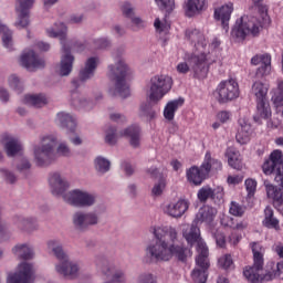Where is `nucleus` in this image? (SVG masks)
Instances as JSON below:
<instances>
[{
  "instance_id": "nucleus-45",
  "label": "nucleus",
  "mask_w": 283,
  "mask_h": 283,
  "mask_svg": "<svg viewBox=\"0 0 283 283\" xmlns=\"http://www.w3.org/2000/svg\"><path fill=\"white\" fill-rule=\"evenodd\" d=\"M109 160L103 158V157H97L95 159V169L99 171V174H106V171H109Z\"/></svg>"
},
{
  "instance_id": "nucleus-52",
  "label": "nucleus",
  "mask_w": 283,
  "mask_h": 283,
  "mask_svg": "<svg viewBox=\"0 0 283 283\" xmlns=\"http://www.w3.org/2000/svg\"><path fill=\"white\" fill-rule=\"evenodd\" d=\"M0 172L2 174L7 182H10V185H14V182H17V176H14V174H12L11 171L1 168Z\"/></svg>"
},
{
  "instance_id": "nucleus-40",
  "label": "nucleus",
  "mask_w": 283,
  "mask_h": 283,
  "mask_svg": "<svg viewBox=\"0 0 283 283\" xmlns=\"http://www.w3.org/2000/svg\"><path fill=\"white\" fill-rule=\"evenodd\" d=\"M139 116L142 118H147V120H154V118H156V109H154L151 102L140 105Z\"/></svg>"
},
{
  "instance_id": "nucleus-63",
  "label": "nucleus",
  "mask_w": 283,
  "mask_h": 283,
  "mask_svg": "<svg viewBox=\"0 0 283 283\" xmlns=\"http://www.w3.org/2000/svg\"><path fill=\"white\" fill-rule=\"evenodd\" d=\"M123 168H124L126 176H132V174H134V168L132 167L130 164L124 163Z\"/></svg>"
},
{
  "instance_id": "nucleus-21",
  "label": "nucleus",
  "mask_w": 283,
  "mask_h": 283,
  "mask_svg": "<svg viewBox=\"0 0 283 283\" xmlns=\"http://www.w3.org/2000/svg\"><path fill=\"white\" fill-rule=\"evenodd\" d=\"M264 187L266 190V196L274 202V207L277 209L279 213L283 216V191L282 188L273 186L269 181H264Z\"/></svg>"
},
{
  "instance_id": "nucleus-25",
  "label": "nucleus",
  "mask_w": 283,
  "mask_h": 283,
  "mask_svg": "<svg viewBox=\"0 0 283 283\" xmlns=\"http://www.w3.org/2000/svg\"><path fill=\"white\" fill-rule=\"evenodd\" d=\"M189 209V201L186 199H179L177 202H171L165 208V212L171 218H182Z\"/></svg>"
},
{
  "instance_id": "nucleus-56",
  "label": "nucleus",
  "mask_w": 283,
  "mask_h": 283,
  "mask_svg": "<svg viewBox=\"0 0 283 283\" xmlns=\"http://www.w3.org/2000/svg\"><path fill=\"white\" fill-rule=\"evenodd\" d=\"M31 167L32 164H30L28 159H22L21 163L18 165V171H29Z\"/></svg>"
},
{
  "instance_id": "nucleus-42",
  "label": "nucleus",
  "mask_w": 283,
  "mask_h": 283,
  "mask_svg": "<svg viewBox=\"0 0 283 283\" xmlns=\"http://www.w3.org/2000/svg\"><path fill=\"white\" fill-rule=\"evenodd\" d=\"M155 2L163 12H166V14H171L176 8V0H155Z\"/></svg>"
},
{
  "instance_id": "nucleus-48",
  "label": "nucleus",
  "mask_w": 283,
  "mask_h": 283,
  "mask_svg": "<svg viewBox=\"0 0 283 283\" xmlns=\"http://www.w3.org/2000/svg\"><path fill=\"white\" fill-rule=\"evenodd\" d=\"M137 283H158V279L154 274L145 272L139 274Z\"/></svg>"
},
{
  "instance_id": "nucleus-8",
  "label": "nucleus",
  "mask_w": 283,
  "mask_h": 283,
  "mask_svg": "<svg viewBox=\"0 0 283 283\" xmlns=\"http://www.w3.org/2000/svg\"><path fill=\"white\" fill-rule=\"evenodd\" d=\"M221 169L222 161L211 157V151H207L200 168L197 166H192L187 170V180L198 187L202 185V182L205 181L207 176L211 174V171H221Z\"/></svg>"
},
{
  "instance_id": "nucleus-55",
  "label": "nucleus",
  "mask_w": 283,
  "mask_h": 283,
  "mask_svg": "<svg viewBox=\"0 0 283 283\" xmlns=\"http://www.w3.org/2000/svg\"><path fill=\"white\" fill-rule=\"evenodd\" d=\"M217 118L218 120H220V123H227V120L231 118V113L227 111H221L217 114Z\"/></svg>"
},
{
  "instance_id": "nucleus-53",
  "label": "nucleus",
  "mask_w": 283,
  "mask_h": 283,
  "mask_svg": "<svg viewBox=\"0 0 283 283\" xmlns=\"http://www.w3.org/2000/svg\"><path fill=\"white\" fill-rule=\"evenodd\" d=\"M154 25H155V30H156L157 32H159V33H161V32H168V31H169V24L163 23V22L160 21V18H157V19L155 20Z\"/></svg>"
},
{
  "instance_id": "nucleus-12",
  "label": "nucleus",
  "mask_w": 283,
  "mask_h": 283,
  "mask_svg": "<svg viewBox=\"0 0 283 283\" xmlns=\"http://www.w3.org/2000/svg\"><path fill=\"white\" fill-rule=\"evenodd\" d=\"M251 249L253 252V266H247L243 270V275L248 279V282H260V280H264V276L260 275V272L264 268V254H262V245L258 242H253L251 244Z\"/></svg>"
},
{
  "instance_id": "nucleus-41",
  "label": "nucleus",
  "mask_w": 283,
  "mask_h": 283,
  "mask_svg": "<svg viewBox=\"0 0 283 283\" xmlns=\"http://www.w3.org/2000/svg\"><path fill=\"white\" fill-rule=\"evenodd\" d=\"M0 34L2 35V43L7 50H12V31L8 27L0 23Z\"/></svg>"
},
{
  "instance_id": "nucleus-14",
  "label": "nucleus",
  "mask_w": 283,
  "mask_h": 283,
  "mask_svg": "<svg viewBox=\"0 0 283 283\" xmlns=\"http://www.w3.org/2000/svg\"><path fill=\"white\" fill-rule=\"evenodd\" d=\"M64 200L73 207H92L96 202V197L87 191L75 189L65 195Z\"/></svg>"
},
{
  "instance_id": "nucleus-32",
  "label": "nucleus",
  "mask_w": 283,
  "mask_h": 283,
  "mask_svg": "<svg viewBox=\"0 0 283 283\" xmlns=\"http://www.w3.org/2000/svg\"><path fill=\"white\" fill-rule=\"evenodd\" d=\"M182 105H185V99L182 98L168 102L164 108V118H166V120H174V118H176V112H178V108L182 107Z\"/></svg>"
},
{
  "instance_id": "nucleus-29",
  "label": "nucleus",
  "mask_w": 283,
  "mask_h": 283,
  "mask_svg": "<svg viewBox=\"0 0 283 283\" xmlns=\"http://www.w3.org/2000/svg\"><path fill=\"white\" fill-rule=\"evenodd\" d=\"M119 136L129 138V144L132 147H140V127L138 125L129 126L128 128L124 129Z\"/></svg>"
},
{
  "instance_id": "nucleus-57",
  "label": "nucleus",
  "mask_w": 283,
  "mask_h": 283,
  "mask_svg": "<svg viewBox=\"0 0 283 283\" xmlns=\"http://www.w3.org/2000/svg\"><path fill=\"white\" fill-rule=\"evenodd\" d=\"M95 44L98 50H105V48H109V41L105 38L96 40Z\"/></svg>"
},
{
  "instance_id": "nucleus-26",
  "label": "nucleus",
  "mask_w": 283,
  "mask_h": 283,
  "mask_svg": "<svg viewBox=\"0 0 283 283\" xmlns=\"http://www.w3.org/2000/svg\"><path fill=\"white\" fill-rule=\"evenodd\" d=\"M2 143H4V151L9 158H12L23 149L21 142L10 135H3Z\"/></svg>"
},
{
  "instance_id": "nucleus-58",
  "label": "nucleus",
  "mask_w": 283,
  "mask_h": 283,
  "mask_svg": "<svg viewBox=\"0 0 283 283\" xmlns=\"http://www.w3.org/2000/svg\"><path fill=\"white\" fill-rule=\"evenodd\" d=\"M57 154H60V156H70V147L65 144H60L57 147Z\"/></svg>"
},
{
  "instance_id": "nucleus-47",
  "label": "nucleus",
  "mask_w": 283,
  "mask_h": 283,
  "mask_svg": "<svg viewBox=\"0 0 283 283\" xmlns=\"http://www.w3.org/2000/svg\"><path fill=\"white\" fill-rule=\"evenodd\" d=\"M116 140H118V133L116 132V127H109L106 130L105 143H107V145H114Z\"/></svg>"
},
{
  "instance_id": "nucleus-17",
  "label": "nucleus",
  "mask_w": 283,
  "mask_h": 283,
  "mask_svg": "<svg viewBox=\"0 0 283 283\" xmlns=\"http://www.w3.org/2000/svg\"><path fill=\"white\" fill-rule=\"evenodd\" d=\"M96 265L98 269H102V273L107 275V277H112V282L115 283H125L127 282V276L123 270H116V268L109 264L107 259H97Z\"/></svg>"
},
{
  "instance_id": "nucleus-49",
  "label": "nucleus",
  "mask_w": 283,
  "mask_h": 283,
  "mask_svg": "<svg viewBox=\"0 0 283 283\" xmlns=\"http://www.w3.org/2000/svg\"><path fill=\"white\" fill-rule=\"evenodd\" d=\"M165 187H167V182L165 181V178H160L158 184H156L151 190L153 196H163Z\"/></svg>"
},
{
  "instance_id": "nucleus-11",
  "label": "nucleus",
  "mask_w": 283,
  "mask_h": 283,
  "mask_svg": "<svg viewBox=\"0 0 283 283\" xmlns=\"http://www.w3.org/2000/svg\"><path fill=\"white\" fill-rule=\"evenodd\" d=\"M54 147L56 137L49 135L42 138V147L34 148V158L38 167H48L54 160Z\"/></svg>"
},
{
  "instance_id": "nucleus-35",
  "label": "nucleus",
  "mask_w": 283,
  "mask_h": 283,
  "mask_svg": "<svg viewBox=\"0 0 283 283\" xmlns=\"http://www.w3.org/2000/svg\"><path fill=\"white\" fill-rule=\"evenodd\" d=\"M22 103L32 105V107H44V105H48V97L44 94L25 95Z\"/></svg>"
},
{
  "instance_id": "nucleus-16",
  "label": "nucleus",
  "mask_w": 283,
  "mask_h": 283,
  "mask_svg": "<svg viewBox=\"0 0 283 283\" xmlns=\"http://www.w3.org/2000/svg\"><path fill=\"white\" fill-rule=\"evenodd\" d=\"M96 67H98V57H88L85 62L84 69L80 71L78 78L72 81L73 87L77 90V87H81L85 81H90V78L94 76Z\"/></svg>"
},
{
  "instance_id": "nucleus-28",
  "label": "nucleus",
  "mask_w": 283,
  "mask_h": 283,
  "mask_svg": "<svg viewBox=\"0 0 283 283\" xmlns=\"http://www.w3.org/2000/svg\"><path fill=\"white\" fill-rule=\"evenodd\" d=\"M233 12V3L229 2L214 10L216 21H221L224 29L229 28V21L231 20V14Z\"/></svg>"
},
{
  "instance_id": "nucleus-6",
  "label": "nucleus",
  "mask_w": 283,
  "mask_h": 283,
  "mask_svg": "<svg viewBox=\"0 0 283 283\" xmlns=\"http://www.w3.org/2000/svg\"><path fill=\"white\" fill-rule=\"evenodd\" d=\"M116 65L108 66V76L114 83L115 92L120 96V98H127L129 96V76H132V69L125 63V60L120 56L116 59Z\"/></svg>"
},
{
  "instance_id": "nucleus-23",
  "label": "nucleus",
  "mask_w": 283,
  "mask_h": 283,
  "mask_svg": "<svg viewBox=\"0 0 283 283\" xmlns=\"http://www.w3.org/2000/svg\"><path fill=\"white\" fill-rule=\"evenodd\" d=\"M49 184L53 196H63L70 187V184L59 172L51 174Z\"/></svg>"
},
{
  "instance_id": "nucleus-22",
  "label": "nucleus",
  "mask_w": 283,
  "mask_h": 283,
  "mask_svg": "<svg viewBox=\"0 0 283 283\" xmlns=\"http://www.w3.org/2000/svg\"><path fill=\"white\" fill-rule=\"evenodd\" d=\"M251 136H253V128H251V124L247 122L244 118L239 119V128L235 135V140L240 145H247L251 142Z\"/></svg>"
},
{
  "instance_id": "nucleus-50",
  "label": "nucleus",
  "mask_w": 283,
  "mask_h": 283,
  "mask_svg": "<svg viewBox=\"0 0 283 283\" xmlns=\"http://www.w3.org/2000/svg\"><path fill=\"white\" fill-rule=\"evenodd\" d=\"M218 262L221 269H231V265L233 264V259L230 254H226L221 256Z\"/></svg>"
},
{
  "instance_id": "nucleus-5",
  "label": "nucleus",
  "mask_w": 283,
  "mask_h": 283,
  "mask_svg": "<svg viewBox=\"0 0 283 283\" xmlns=\"http://www.w3.org/2000/svg\"><path fill=\"white\" fill-rule=\"evenodd\" d=\"M260 17H241L232 29V36L244 41L247 36H258L263 28L271 25L269 9L266 7L259 8Z\"/></svg>"
},
{
  "instance_id": "nucleus-13",
  "label": "nucleus",
  "mask_w": 283,
  "mask_h": 283,
  "mask_svg": "<svg viewBox=\"0 0 283 283\" xmlns=\"http://www.w3.org/2000/svg\"><path fill=\"white\" fill-rule=\"evenodd\" d=\"M218 103L224 104L235 101L240 96V85L233 78L221 82L218 87Z\"/></svg>"
},
{
  "instance_id": "nucleus-31",
  "label": "nucleus",
  "mask_w": 283,
  "mask_h": 283,
  "mask_svg": "<svg viewBox=\"0 0 283 283\" xmlns=\"http://www.w3.org/2000/svg\"><path fill=\"white\" fill-rule=\"evenodd\" d=\"M226 157L228 158V164L232 169H237V171H242V155L240 151L235 150V148L230 147L226 151Z\"/></svg>"
},
{
  "instance_id": "nucleus-62",
  "label": "nucleus",
  "mask_w": 283,
  "mask_h": 283,
  "mask_svg": "<svg viewBox=\"0 0 283 283\" xmlns=\"http://www.w3.org/2000/svg\"><path fill=\"white\" fill-rule=\"evenodd\" d=\"M0 101H2V103H8V101H10V94L6 88H0Z\"/></svg>"
},
{
  "instance_id": "nucleus-7",
  "label": "nucleus",
  "mask_w": 283,
  "mask_h": 283,
  "mask_svg": "<svg viewBox=\"0 0 283 283\" xmlns=\"http://www.w3.org/2000/svg\"><path fill=\"white\" fill-rule=\"evenodd\" d=\"M251 94L254 96L256 103V113L253 116L254 123L262 125V120L271 118V105L266 98L269 84L264 83L262 80L254 81L251 87Z\"/></svg>"
},
{
  "instance_id": "nucleus-39",
  "label": "nucleus",
  "mask_w": 283,
  "mask_h": 283,
  "mask_svg": "<svg viewBox=\"0 0 283 283\" xmlns=\"http://www.w3.org/2000/svg\"><path fill=\"white\" fill-rule=\"evenodd\" d=\"M122 12L124 17L132 19V23H134V25H137V28H143V20L140 18H134V8H132L129 2H125L122 6Z\"/></svg>"
},
{
  "instance_id": "nucleus-10",
  "label": "nucleus",
  "mask_w": 283,
  "mask_h": 283,
  "mask_svg": "<svg viewBox=\"0 0 283 283\" xmlns=\"http://www.w3.org/2000/svg\"><path fill=\"white\" fill-rule=\"evenodd\" d=\"M174 87V80L168 75H155L150 78L148 99L153 105H158Z\"/></svg>"
},
{
  "instance_id": "nucleus-19",
  "label": "nucleus",
  "mask_w": 283,
  "mask_h": 283,
  "mask_svg": "<svg viewBox=\"0 0 283 283\" xmlns=\"http://www.w3.org/2000/svg\"><path fill=\"white\" fill-rule=\"evenodd\" d=\"M21 65L29 70V72H35V70H43L45 67V60L39 57L34 51H29L22 54Z\"/></svg>"
},
{
  "instance_id": "nucleus-33",
  "label": "nucleus",
  "mask_w": 283,
  "mask_h": 283,
  "mask_svg": "<svg viewBox=\"0 0 283 283\" xmlns=\"http://www.w3.org/2000/svg\"><path fill=\"white\" fill-rule=\"evenodd\" d=\"M263 226L266 227V229H274L275 231H280V220L275 218L272 207H266L264 209Z\"/></svg>"
},
{
  "instance_id": "nucleus-64",
  "label": "nucleus",
  "mask_w": 283,
  "mask_h": 283,
  "mask_svg": "<svg viewBox=\"0 0 283 283\" xmlns=\"http://www.w3.org/2000/svg\"><path fill=\"white\" fill-rule=\"evenodd\" d=\"M36 46L41 50V52H48V50H50V44L45 42H38Z\"/></svg>"
},
{
  "instance_id": "nucleus-60",
  "label": "nucleus",
  "mask_w": 283,
  "mask_h": 283,
  "mask_svg": "<svg viewBox=\"0 0 283 283\" xmlns=\"http://www.w3.org/2000/svg\"><path fill=\"white\" fill-rule=\"evenodd\" d=\"M109 118L114 123H125L127 120V118L124 115H120L118 113L111 114Z\"/></svg>"
},
{
  "instance_id": "nucleus-24",
  "label": "nucleus",
  "mask_w": 283,
  "mask_h": 283,
  "mask_svg": "<svg viewBox=\"0 0 283 283\" xmlns=\"http://www.w3.org/2000/svg\"><path fill=\"white\" fill-rule=\"evenodd\" d=\"M73 223L77 229H86V227H90L91 224H98V217L94 212H76L73 216Z\"/></svg>"
},
{
  "instance_id": "nucleus-9",
  "label": "nucleus",
  "mask_w": 283,
  "mask_h": 283,
  "mask_svg": "<svg viewBox=\"0 0 283 283\" xmlns=\"http://www.w3.org/2000/svg\"><path fill=\"white\" fill-rule=\"evenodd\" d=\"M48 249L54 253L60 262V264L55 265V271L66 277V280H74L78 275V265L70 261L67 254L63 251L61 242L51 240L48 242Z\"/></svg>"
},
{
  "instance_id": "nucleus-20",
  "label": "nucleus",
  "mask_w": 283,
  "mask_h": 283,
  "mask_svg": "<svg viewBox=\"0 0 283 283\" xmlns=\"http://www.w3.org/2000/svg\"><path fill=\"white\" fill-rule=\"evenodd\" d=\"M34 6V0H19L15 10L19 14L18 25L28 28L30 25V8Z\"/></svg>"
},
{
  "instance_id": "nucleus-27",
  "label": "nucleus",
  "mask_w": 283,
  "mask_h": 283,
  "mask_svg": "<svg viewBox=\"0 0 283 283\" xmlns=\"http://www.w3.org/2000/svg\"><path fill=\"white\" fill-rule=\"evenodd\" d=\"M251 63L252 65H261L256 71V74L261 76H266L271 72V56L269 54L254 55Z\"/></svg>"
},
{
  "instance_id": "nucleus-34",
  "label": "nucleus",
  "mask_w": 283,
  "mask_h": 283,
  "mask_svg": "<svg viewBox=\"0 0 283 283\" xmlns=\"http://www.w3.org/2000/svg\"><path fill=\"white\" fill-rule=\"evenodd\" d=\"M57 120L62 127H66L71 134L76 132V118L67 113H57Z\"/></svg>"
},
{
  "instance_id": "nucleus-59",
  "label": "nucleus",
  "mask_w": 283,
  "mask_h": 283,
  "mask_svg": "<svg viewBox=\"0 0 283 283\" xmlns=\"http://www.w3.org/2000/svg\"><path fill=\"white\" fill-rule=\"evenodd\" d=\"M177 72L179 74H187L189 72V64L187 62H180L177 65Z\"/></svg>"
},
{
  "instance_id": "nucleus-18",
  "label": "nucleus",
  "mask_w": 283,
  "mask_h": 283,
  "mask_svg": "<svg viewBox=\"0 0 283 283\" xmlns=\"http://www.w3.org/2000/svg\"><path fill=\"white\" fill-rule=\"evenodd\" d=\"M199 202H207V200H212L214 205H220L222 198H224V192L221 188L212 189L209 186H203L198 190L197 193Z\"/></svg>"
},
{
  "instance_id": "nucleus-30",
  "label": "nucleus",
  "mask_w": 283,
  "mask_h": 283,
  "mask_svg": "<svg viewBox=\"0 0 283 283\" xmlns=\"http://www.w3.org/2000/svg\"><path fill=\"white\" fill-rule=\"evenodd\" d=\"M213 218H216V209L211 207H203L199 209L193 222L195 224H202V222L211 224V222H213Z\"/></svg>"
},
{
  "instance_id": "nucleus-36",
  "label": "nucleus",
  "mask_w": 283,
  "mask_h": 283,
  "mask_svg": "<svg viewBox=\"0 0 283 283\" xmlns=\"http://www.w3.org/2000/svg\"><path fill=\"white\" fill-rule=\"evenodd\" d=\"M207 6V0H188L186 14L188 17H196L198 12H202Z\"/></svg>"
},
{
  "instance_id": "nucleus-44",
  "label": "nucleus",
  "mask_w": 283,
  "mask_h": 283,
  "mask_svg": "<svg viewBox=\"0 0 283 283\" xmlns=\"http://www.w3.org/2000/svg\"><path fill=\"white\" fill-rule=\"evenodd\" d=\"M275 277H280L281 280H283V261L276 264V270H274L273 272H268L264 275L263 280L269 282L271 280H275Z\"/></svg>"
},
{
  "instance_id": "nucleus-54",
  "label": "nucleus",
  "mask_w": 283,
  "mask_h": 283,
  "mask_svg": "<svg viewBox=\"0 0 283 283\" xmlns=\"http://www.w3.org/2000/svg\"><path fill=\"white\" fill-rule=\"evenodd\" d=\"M214 239L217 242V247L224 249V247L227 245V239L224 237V233H221V232L214 233Z\"/></svg>"
},
{
  "instance_id": "nucleus-4",
  "label": "nucleus",
  "mask_w": 283,
  "mask_h": 283,
  "mask_svg": "<svg viewBox=\"0 0 283 283\" xmlns=\"http://www.w3.org/2000/svg\"><path fill=\"white\" fill-rule=\"evenodd\" d=\"M55 28L56 29H48L46 34L51 39H60L62 51L64 52V55L61 59L60 75L70 76V74L72 73V67L74 65L72 49L75 50V52H83L86 48V44L83 42H65V39L67 36V27L65 25V23H55Z\"/></svg>"
},
{
  "instance_id": "nucleus-15",
  "label": "nucleus",
  "mask_w": 283,
  "mask_h": 283,
  "mask_svg": "<svg viewBox=\"0 0 283 283\" xmlns=\"http://www.w3.org/2000/svg\"><path fill=\"white\" fill-rule=\"evenodd\" d=\"M34 282V265L22 262L19 265V271L9 274L7 283H32Z\"/></svg>"
},
{
  "instance_id": "nucleus-61",
  "label": "nucleus",
  "mask_w": 283,
  "mask_h": 283,
  "mask_svg": "<svg viewBox=\"0 0 283 283\" xmlns=\"http://www.w3.org/2000/svg\"><path fill=\"white\" fill-rule=\"evenodd\" d=\"M228 185H240L242 182V177L240 176H229L227 179Z\"/></svg>"
},
{
  "instance_id": "nucleus-1",
  "label": "nucleus",
  "mask_w": 283,
  "mask_h": 283,
  "mask_svg": "<svg viewBox=\"0 0 283 283\" xmlns=\"http://www.w3.org/2000/svg\"><path fill=\"white\" fill-rule=\"evenodd\" d=\"M151 231L157 241L146 249V254L150 256V260H156V262H169V260L175 256L179 262L187 261V253H191V250L182 245L174 244V242L178 240V231H176L175 228L155 227L151 228ZM169 241L172 242V244L169 245Z\"/></svg>"
},
{
  "instance_id": "nucleus-43",
  "label": "nucleus",
  "mask_w": 283,
  "mask_h": 283,
  "mask_svg": "<svg viewBox=\"0 0 283 283\" xmlns=\"http://www.w3.org/2000/svg\"><path fill=\"white\" fill-rule=\"evenodd\" d=\"M245 190L248 192L247 200H253L255 197V191H258V181L255 179H247L245 182Z\"/></svg>"
},
{
  "instance_id": "nucleus-3",
  "label": "nucleus",
  "mask_w": 283,
  "mask_h": 283,
  "mask_svg": "<svg viewBox=\"0 0 283 283\" xmlns=\"http://www.w3.org/2000/svg\"><path fill=\"white\" fill-rule=\"evenodd\" d=\"M186 39L195 44L197 52L186 55V61L191 66L195 78H207L209 64L207 63V39L198 29L186 30Z\"/></svg>"
},
{
  "instance_id": "nucleus-46",
  "label": "nucleus",
  "mask_w": 283,
  "mask_h": 283,
  "mask_svg": "<svg viewBox=\"0 0 283 283\" xmlns=\"http://www.w3.org/2000/svg\"><path fill=\"white\" fill-rule=\"evenodd\" d=\"M245 211H247V208H244L242 205L235 201H232L230 203L229 213H231V216H235L237 218H242Z\"/></svg>"
},
{
  "instance_id": "nucleus-2",
  "label": "nucleus",
  "mask_w": 283,
  "mask_h": 283,
  "mask_svg": "<svg viewBox=\"0 0 283 283\" xmlns=\"http://www.w3.org/2000/svg\"><path fill=\"white\" fill-rule=\"evenodd\" d=\"M184 238L187 240L188 244H196L197 242V252L196 264L199 269H193L191 272V277L196 283H207L209 279V248L207 243L200 239V228L198 223L192 221L191 226H187L184 229Z\"/></svg>"
},
{
  "instance_id": "nucleus-51",
  "label": "nucleus",
  "mask_w": 283,
  "mask_h": 283,
  "mask_svg": "<svg viewBox=\"0 0 283 283\" xmlns=\"http://www.w3.org/2000/svg\"><path fill=\"white\" fill-rule=\"evenodd\" d=\"M9 85L10 87H12V90H15V92H19V94L23 92V88L21 87V82L19 81V77H17V75H11L9 77Z\"/></svg>"
},
{
  "instance_id": "nucleus-37",
  "label": "nucleus",
  "mask_w": 283,
  "mask_h": 283,
  "mask_svg": "<svg viewBox=\"0 0 283 283\" xmlns=\"http://www.w3.org/2000/svg\"><path fill=\"white\" fill-rule=\"evenodd\" d=\"M14 255H18L19 260H32L34 258V251L28 244H18L12 249Z\"/></svg>"
},
{
  "instance_id": "nucleus-38",
  "label": "nucleus",
  "mask_w": 283,
  "mask_h": 283,
  "mask_svg": "<svg viewBox=\"0 0 283 283\" xmlns=\"http://www.w3.org/2000/svg\"><path fill=\"white\" fill-rule=\"evenodd\" d=\"M14 224L18 227V229H21V231H34L36 229V220L34 219H25L23 217H14L13 218Z\"/></svg>"
}]
</instances>
